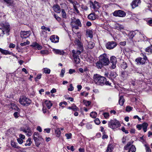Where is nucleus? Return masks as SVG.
Returning <instances> with one entry per match:
<instances>
[{
  "mask_svg": "<svg viewBox=\"0 0 152 152\" xmlns=\"http://www.w3.org/2000/svg\"><path fill=\"white\" fill-rule=\"evenodd\" d=\"M93 79L95 83L98 85L103 86L105 84L107 86H111V83L108 81H107L106 78L102 76L99 75H94Z\"/></svg>",
  "mask_w": 152,
  "mask_h": 152,
  "instance_id": "1",
  "label": "nucleus"
},
{
  "mask_svg": "<svg viewBox=\"0 0 152 152\" xmlns=\"http://www.w3.org/2000/svg\"><path fill=\"white\" fill-rule=\"evenodd\" d=\"M33 136V139L36 146L39 147L41 144V142L44 140L42 136L38 132H34Z\"/></svg>",
  "mask_w": 152,
  "mask_h": 152,
  "instance_id": "2",
  "label": "nucleus"
},
{
  "mask_svg": "<svg viewBox=\"0 0 152 152\" xmlns=\"http://www.w3.org/2000/svg\"><path fill=\"white\" fill-rule=\"evenodd\" d=\"M19 101L21 104L25 106H28L31 102V101L29 99L25 96H20Z\"/></svg>",
  "mask_w": 152,
  "mask_h": 152,
  "instance_id": "3",
  "label": "nucleus"
},
{
  "mask_svg": "<svg viewBox=\"0 0 152 152\" xmlns=\"http://www.w3.org/2000/svg\"><path fill=\"white\" fill-rule=\"evenodd\" d=\"M70 24L72 26V28L75 29H78L79 27H81L82 26L80 21L78 19L75 18L72 20Z\"/></svg>",
  "mask_w": 152,
  "mask_h": 152,
  "instance_id": "4",
  "label": "nucleus"
},
{
  "mask_svg": "<svg viewBox=\"0 0 152 152\" xmlns=\"http://www.w3.org/2000/svg\"><path fill=\"white\" fill-rule=\"evenodd\" d=\"M99 60L104 64V65H107L110 63L108 58L105 53L101 55L99 57Z\"/></svg>",
  "mask_w": 152,
  "mask_h": 152,
  "instance_id": "5",
  "label": "nucleus"
},
{
  "mask_svg": "<svg viewBox=\"0 0 152 152\" xmlns=\"http://www.w3.org/2000/svg\"><path fill=\"white\" fill-rule=\"evenodd\" d=\"M72 56L73 57L74 61L76 64H78L80 62V59L79 58V55L81 53V51L79 50H77L76 51L75 50L72 51Z\"/></svg>",
  "mask_w": 152,
  "mask_h": 152,
  "instance_id": "6",
  "label": "nucleus"
},
{
  "mask_svg": "<svg viewBox=\"0 0 152 152\" xmlns=\"http://www.w3.org/2000/svg\"><path fill=\"white\" fill-rule=\"evenodd\" d=\"M108 126L112 129L118 128L120 125L119 122L116 119L110 120L108 122Z\"/></svg>",
  "mask_w": 152,
  "mask_h": 152,
  "instance_id": "7",
  "label": "nucleus"
},
{
  "mask_svg": "<svg viewBox=\"0 0 152 152\" xmlns=\"http://www.w3.org/2000/svg\"><path fill=\"white\" fill-rule=\"evenodd\" d=\"M81 39L80 38H76L75 40V43L77 46V48L79 49L82 52L83 51V44L81 42Z\"/></svg>",
  "mask_w": 152,
  "mask_h": 152,
  "instance_id": "8",
  "label": "nucleus"
},
{
  "mask_svg": "<svg viewBox=\"0 0 152 152\" xmlns=\"http://www.w3.org/2000/svg\"><path fill=\"white\" fill-rule=\"evenodd\" d=\"M7 36H8L10 34V26L8 23H6L4 24L3 26L1 28Z\"/></svg>",
  "mask_w": 152,
  "mask_h": 152,
  "instance_id": "9",
  "label": "nucleus"
},
{
  "mask_svg": "<svg viewBox=\"0 0 152 152\" xmlns=\"http://www.w3.org/2000/svg\"><path fill=\"white\" fill-rule=\"evenodd\" d=\"M126 13L123 11L118 10L115 11L113 13V15L115 16L123 17L126 16Z\"/></svg>",
  "mask_w": 152,
  "mask_h": 152,
  "instance_id": "10",
  "label": "nucleus"
},
{
  "mask_svg": "<svg viewBox=\"0 0 152 152\" xmlns=\"http://www.w3.org/2000/svg\"><path fill=\"white\" fill-rule=\"evenodd\" d=\"M117 45V44L114 41H110L108 42L106 44L105 46L106 48L109 50L113 49Z\"/></svg>",
  "mask_w": 152,
  "mask_h": 152,
  "instance_id": "11",
  "label": "nucleus"
},
{
  "mask_svg": "<svg viewBox=\"0 0 152 152\" xmlns=\"http://www.w3.org/2000/svg\"><path fill=\"white\" fill-rule=\"evenodd\" d=\"M20 36L23 39H25L29 37L31 34V31H21L20 32Z\"/></svg>",
  "mask_w": 152,
  "mask_h": 152,
  "instance_id": "12",
  "label": "nucleus"
},
{
  "mask_svg": "<svg viewBox=\"0 0 152 152\" xmlns=\"http://www.w3.org/2000/svg\"><path fill=\"white\" fill-rule=\"evenodd\" d=\"M147 58L146 56H144L143 58L138 57L136 58L135 61L138 63L140 64H144L147 60Z\"/></svg>",
  "mask_w": 152,
  "mask_h": 152,
  "instance_id": "13",
  "label": "nucleus"
},
{
  "mask_svg": "<svg viewBox=\"0 0 152 152\" xmlns=\"http://www.w3.org/2000/svg\"><path fill=\"white\" fill-rule=\"evenodd\" d=\"M144 39V36L139 32L136 35V40H134L135 42H139L143 40Z\"/></svg>",
  "mask_w": 152,
  "mask_h": 152,
  "instance_id": "14",
  "label": "nucleus"
},
{
  "mask_svg": "<svg viewBox=\"0 0 152 152\" xmlns=\"http://www.w3.org/2000/svg\"><path fill=\"white\" fill-rule=\"evenodd\" d=\"M110 62L112 64V68L114 69L116 67V64L117 62L116 58L114 56H112L110 59Z\"/></svg>",
  "mask_w": 152,
  "mask_h": 152,
  "instance_id": "15",
  "label": "nucleus"
},
{
  "mask_svg": "<svg viewBox=\"0 0 152 152\" xmlns=\"http://www.w3.org/2000/svg\"><path fill=\"white\" fill-rule=\"evenodd\" d=\"M59 37L56 35H53L51 36L50 37V39L52 42L56 43L58 42Z\"/></svg>",
  "mask_w": 152,
  "mask_h": 152,
  "instance_id": "16",
  "label": "nucleus"
},
{
  "mask_svg": "<svg viewBox=\"0 0 152 152\" xmlns=\"http://www.w3.org/2000/svg\"><path fill=\"white\" fill-rule=\"evenodd\" d=\"M140 0H134L132 1L131 5L133 9L135 8L138 6V4H140Z\"/></svg>",
  "mask_w": 152,
  "mask_h": 152,
  "instance_id": "17",
  "label": "nucleus"
},
{
  "mask_svg": "<svg viewBox=\"0 0 152 152\" xmlns=\"http://www.w3.org/2000/svg\"><path fill=\"white\" fill-rule=\"evenodd\" d=\"M86 46L88 48L92 49L94 47L95 43L94 42L91 41L88 42L87 40L86 41Z\"/></svg>",
  "mask_w": 152,
  "mask_h": 152,
  "instance_id": "18",
  "label": "nucleus"
},
{
  "mask_svg": "<svg viewBox=\"0 0 152 152\" xmlns=\"http://www.w3.org/2000/svg\"><path fill=\"white\" fill-rule=\"evenodd\" d=\"M88 18L90 20H94L97 18V16L95 13H93L90 14L88 16Z\"/></svg>",
  "mask_w": 152,
  "mask_h": 152,
  "instance_id": "19",
  "label": "nucleus"
},
{
  "mask_svg": "<svg viewBox=\"0 0 152 152\" xmlns=\"http://www.w3.org/2000/svg\"><path fill=\"white\" fill-rule=\"evenodd\" d=\"M54 11L56 12L60 13L61 11V8L58 4L54 5L53 6Z\"/></svg>",
  "mask_w": 152,
  "mask_h": 152,
  "instance_id": "20",
  "label": "nucleus"
},
{
  "mask_svg": "<svg viewBox=\"0 0 152 152\" xmlns=\"http://www.w3.org/2000/svg\"><path fill=\"white\" fill-rule=\"evenodd\" d=\"M53 50L54 53L56 54L63 55L65 53L62 50L54 49Z\"/></svg>",
  "mask_w": 152,
  "mask_h": 152,
  "instance_id": "21",
  "label": "nucleus"
},
{
  "mask_svg": "<svg viewBox=\"0 0 152 152\" xmlns=\"http://www.w3.org/2000/svg\"><path fill=\"white\" fill-rule=\"evenodd\" d=\"M96 66V67L98 69H102L103 66L104 65V64L100 61L99 60V61H97L95 63Z\"/></svg>",
  "mask_w": 152,
  "mask_h": 152,
  "instance_id": "22",
  "label": "nucleus"
},
{
  "mask_svg": "<svg viewBox=\"0 0 152 152\" xmlns=\"http://www.w3.org/2000/svg\"><path fill=\"white\" fill-rule=\"evenodd\" d=\"M31 46L35 48H37L38 50H41L42 48V47L36 42L33 43Z\"/></svg>",
  "mask_w": 152,
  "mask_h": 152,
  "instance_id": "23",
  "label": "nucleus"
},
{
  "mask_svg": "<svg viewBox=\"0 0 152 152\" xmlns=\"http://www.w3.org/2000/svg\"><path fill=\"white\" fill-rule=\"evenodd\" d=\"M91 7L94 9H98L99 8V4L98 2L96 1H95L94 3H92Z\"/></svg>",
  "mask_w": 152,
  "mask_h": 152,
  "instance_id": "24",
  "label": "nucleus"
},
{
  "mask_svg": "<svg viewBox=\"0 0 152 152\" xmlns=\"http://www.w3.org/2000/svg\"><path fill=\"white\" fill-rule=\"evenodd\" d=\"M135 35L136 34L134 32H130L128 34V37L131 40H132L133 42H134V39L133 40V38L134 37Z\"/></svg>",
  "mask_w": 152,
  "mask_h": 152,
  "instance_id": "25",
  "label": "nucleus"
},
{
  "mask_svg": "<svg viewBox=\"0 0 152 152\" xmlns=\"http://www.w3.org/2000/svg\"><path fill=\"white\" fill-rule=\"evenodd\" d=\"M80 6V5L77 2H76L75 4H73V7L75 10L76 12L78 14L79 13V11L77 9V7H79Z\"/></svg>",
  "mask_w": 152,
  "mask_h": 152,
  "instance_id": "26",
  "label": "nucleus"
},
{
  "mask_svg": "<svg viewBox=\"0 0 152 152\" xmlns=\"http://www.w3.org/2000/svg\"><path fill=\"white\" fill-rule=\"evenodd\" d=\"M125 102V100L124 99L123 96H121L119 98V103L120 105L122 106L123 105Z\"/></svg>",
  "mask_w": 152,
  "mask_h": 152,
  "instance_id": "27",
  "label": "nucleus"
},
{
  "mask_svg": "<svg viewBox=\"0 0 152 152\" xmlns=\"http://www.w3.org/2000/svg\"><path fill=\"white\" fill-rule=\"evenodd\" d=\"M142 128H143L144 132H145L147 131V129L148 126V124L146 123H144L141 124Z\"/></svg>",
  "mask_w": 152,
  "mask_h": 152,
  "instance_id": "28",
  "label": "nucleus"
},
{
  "mask_svg": "<svg viewBox=\"0 0 152 152\" xmlns=\"http://www.w3.org/2000/svg\"><path fill=\"white\" fill-rule=\"evenodd\" d=\"M0 52L2 54L4 55L10 54V53L7 50H4L0 48Z\"/></svg>",
  "mask_w": 152,
  "mask_h": 152,
  "instance_id": "29",
  "label": "nucleus"
},
{
  "mask_svg": "<svg viewBox=\"0 0 152 152\" xmlns=\"http://www.w3.org/2000/svg\"><path fill=\"white\" fill-rule=\"evenodd\" d=\"M45 103L48 109H50L51 107L52 106V104L50 101L46 100L45 102Z\"/></svg>",
  "mask_w": 152,
  "mask_h": 152,
  "instance_id": "30",
  "label": "nucleus"
},
{
  "mask_svg": "<svg viewBox=\"0 0 152 152\" xmlns=\"http://www.w3.org/2000/svg\"><path fill=\"white\" fill-rule=\"evenodd\" d=\"M86 34L88 37L91 38L93 37V32L91 30H88L86 31Z\"/></svg>",
  "mask_w": 152,
  "mask_h": 152,
  "instance_id": "31",
  "label": "nucleus"
},
{
  "mask_svg": "<svg viewBox=\"0 0 152 152\" xmlns=\"http://www.w3.org/2000/svg\"><path fill=\"white\" fill-rule=\"evenodd\" d=\"M146 52H148L150 54L152 53V45H151L147 47L145 49Z\"/></svg>",
  "mask_w": 152,
  "mask_h": 152,
  "instance_id": "32",
  "label": "nucleus"
},
{
  "mask_svg": "<svg viewBox=\"0 0 152 152\" xmlns=\"http://www.w3.org/2000/svg\"><path fill=\"white\" fill-rule=\"evenodd\" d=\"M136 148L134 145H132L129 149L128 152H135Z\"/></svg>",
  "mask_w": 152,
  "mask_h": 152,
  "instance_id": "33",
  "label": "nucleus"
},
{
  "mask_svg": "<svg viewBox=\"0 0 152 152\" xmlns=\"http://www.w3.org/2000/svg\"><path fill=\"white\" fill-rule=\"evenodd\" d=\"M11 145L13 148L18 149H19L20 148V147L17 146V144L13 141H11Z\"/></svg>",
  "mask_w": 152,
  "mask_h": 152,
  "instance_id": "34",
  "label": "nucleus"
},
{
  "mask_svg": "<svg viewBox=\"0 0 152 152\" xmlns=\"http://www.w3.org/2000/svg\"><path fill=\"white\" fill-rule=\"evenodd\" d=\"M113 149V145L111 144L109 145L107 147L106 151L107 152H111Z\"/></svg>",
  "mask_w": 152,
  "mask_h": 152,
  "instance_id": "35",
  "label": "nucleus"
},
{
  "mask_svg": "<svg viewBox=\"0 0 152 152\" xmlns=\"http://www.w3.org/2000/svg\"><path fill=\"white\" fill-rule=\"evenodd\" d=\"M61 15L63 18H67L66 14L64 9L61 10Z\"/></svg>",
  "mask_w": 152,
  "mask_h": 152,
  "instance_id": "36",
  "label": "nucleus"
},
{
  "mask_svg": "<svg viewBox=\"0 0 152 152\" xmlns=\"http://www.w3.org/2000/svg\"><path fill=\"white\" fill-rule=\"evenodd\" d=\"M26 143L25 144L26 146H30L31 144L32 143V142L31 140V138H28V140L26 141Z\"/></svg>",
  "mask_w": 152,
  "mask_h": 152,
  "instance_id": "37",
  "label": "nucleus"
},
{
  "mask_svg": "<svg viewBox=\"0 0 152 152\" xmlns=\"http://www.w3.org/2000/svg\"><path fill=\"white\" fill-rule=\"evenodd\" d=\"M43 72L45 73L49 74L50 72V70L48 68H45L43 69Z\"/></svg>",
  "mask_w": 152,
  "mask_h": 152,
  "instance_id": "38",
  "label": "nucleus"
},
{
  "mask_svg": "<svg viewBox=\"0 0 152 152\" xmlns=\"http://www.w3.org/2000/svg\"><path fill=\"white\" fill-rule=\"evenodd\" d=\"M121 67L124 69L126 68L127 67V64L125 62H123L121 65Z\"/></svg>",
  "mask_w": 152,
  "mask_h": 152,
  "instance_id": "39",
  "label": "nucleus"
},
{
  "mask_svg": "<svg viewBox=\"0 0 152 152\" xmlns=\"http://www.w3.org/2000/svg\"><path fill=\"white\" fill-rule=\"evenodd\" d=\"M97 113L96 112H92L90 114V116L93 118H94L96 116Z\"/></svg>",
  "mask_w": 152,
  "mask_h": 152,
  "instance_id": "40",
  "label": "nucleus"
},
{
  "mask_svg": "<svg viewBox=\"0 0 152 152\" xmlns=\"http://www.w3.org/2000/svg\"><path fill=\"white\" fill-rule=\"evenodd\" d=\"M26 129V132L30 133V134H28V135L29 136H31V135L32 132L30 127H27Z\"/></svg>",
  "mask_w": 152,
  "mask_h": 152,
  "instance_id": "41",
  "label": "nucleus"
},
{
  "mask_svg": "<svg viewBox=\"0 0 152 152\" xmlns=\"http://www.w3.org/2000/svg\"><path fill=\"white\" fill-rule=\"evenodd\" d=\"M110 77L114 78L116 76V74L114 72H111L110 74Z\"/></svg>",
  "mask_w": 152,
  "mask_h": 152,
  "instance_id": "42",
  "label": "nucleus"
},
{
  "mask_svg": "<svg viewBox=\"0 0 152 152\" xmlns=\"http://www.w3.org/2000/svg\"><path fill=\"white\" fill-rule=\"evenodd\" d=\"M7 4H9V5H11L13 3V2L11 0H3Z\"/></svg>",
  "mask_w": 152,
  "mask_h": 152,
  "instance_id": "43",
  "label": "nucleus"
},
{
  "mask_svg": "<svg viewBox=\"0 0 152 152\" xmlns=\"http://www.w3.org/2000/svg\"><path fill=\"white\" fill-rule=\"evenodd\" d=\"M29 44L30 42L28 41L27 40L26 42L21 43L20 45L22 46H24L26 45H29Z\"/></svg>",
  "mask_w": 152,
  "mask_h": 152,
  "instance_id": "44",
  "label": "nucleus"
},
{
  "mask_svg": "<svg viewBox=\"0 0 152 152\" xmlns=\"http://www.w3.org/2000/svg\"><path fill=\"white\" fill-rule=\"evenodd\" d=\"M41 29L45 30V31H48L49 32L50 31V29L49 28L46 27L44 26H42L41 27Z\"/></svg>",
  "mask_w": 152,
  "mask_h": 152,
  "instance_id": "45",
  "label": "nucleus"
},
{
  "mask_svg": "<svg viewBox=\"0 0 152 152\" xmlns=\"http://www.w3.org/2000/svg\"><path fill=\"white\" fill-rule=\"evenodd\" d=\"M55 133L57 134L58 136L60 135L61 132L59 128H58L55 131Z\"/></svg>",
  "mask_w": 152,
  "mask_h": 152,
  "instance_id": "46",
  "label": "nucleus"
},
{
  "mask_svg": "<svg viewBox=\"0 0 152 152\" xmlns=\"http://www.w3.org/2000/svg\"><path fill=\"white\" fill-rule=\"evenodd\" d=\"M65 72V69L64 68L62 69L61 71V73L60 74V76L61 77H63Z\"/></svg>",
  "mask_w": 152,
  "mask_h": 152,
  "instance_id": "47",
  "label": "nucleus"
},
{
  "mask_svg": "<svg viewBox=\"0 0 152 152\" xmlns=\"http://www.w3.org/2000/svg\"><path fill=\"white\" fill-rule=\"evenodd\" d=\"M144 145L145 147L146 152H151V150L148 145L145 144Z\"/></svg>",
  "mask_w": 152,
  "mask_h": 152,
  "instance_id": "48",
  "label": "nucleus"
},
{
  "mask_svg": "<svg viewBox=\"0 0 152 152\" xmlns=\"http://www.w3.org/2000/svg\"><path fill=\"white\" fill-rule=\"evenodd\" d=\"M105 118H108L109 116V114L108 113H104L103 114Z\"/></svg>",
  "mask_w": 152,
  "mask_h": 152,
  "instance_id": "49",
  "label": "nucleus"
},
{
  "mask_svg": "<svg viewBox=\"0 0 152 152\" xmlns=\"http://www.w3.org/2000/svg\"><path fill=\"white\" fill-rule=\"evenodd\" d=\"M65 135L67 139H68L71 138L72 134L71 133L66 134Z\"/></svg>",
  "mask_w": 152,
  "mask_h": 152,
  "instance_id": "50",
  "label": "nucleus"
},
{
  "mask_svg": "<svg viewBox=\"0 0 152 152\" xmlns=\"http://www.w3.org/2000/svg\"><path fill=\"white\" fill-rule=\"evenodd\" d=\"M132 107H131L129 106H128L126 107V111L127 112H130V111L132 110Z\"/></svg>",
  "mask_w": 152,
  "mask_h": 152,
  "instance_id": "51",
  "label": "nucleus"
},
{
  "mask_svg": "<svg viewBox=\"0 0 152 152\" xmlns=\"http://www.w3.org/2000/svg\"><path fill=\"white\" fill-rule=\"evenodd\" d=\"M47 32L45 31H42L41 33V36H45L46 35Z\"/></svg>",
  "mask_w": 152,
  "mask_h": 152,
  "instance_id": "52",
  "label": "nucleus"
},
{
  "mask_svg": "<svg viewBox=\"0 0 152 152\" xmlns=\"http://www.w3.org/2000/svg\"><path fill=\"white\" fill-rule=\"evenodd\" d=\"M147 24L152 26V19H149L147 21Z\"/></svg>",
  "mask_w": 152,
  "mask_h": 152,
  "instance_id": "53",
  "label": "nucleus"
},
{
  "mask_svg": "<svg viewBox=\"0 0 152 152\" xmlns=\"http://www.w3.org/2000/svg\"><path fill=\"white\" fill-rule=\"evenodd\" d=\"M94 122L97 125H99L100 123V121L98 118H96L94 120Z\"/></svg>",
  "mask_w": 152,
  "mask_h": 152,
  "instance_id": "54",
  "label": "nucleus"
},
{
  "mask_svg": "<svg viewBox=\"0 0 152 152\" xmlns=\"http://www.w3.org/2000/svg\"><path fill=\"white\" fill-rule=\"evenodd\" d=\"M41 74L38 75L37 77L35 78V80L36 81H38V79H39L41 78Z\"/></svg>",
  "mask_w": 152,
  "mask_h": 152,
  "instance_id": "55",
  "label": "nucleus"
},
{
  "mask_svg": "<svg viewBox=\"0 0 152 152\" xmlns=\"http://www.w3.org/2000/svg\"><path fill=\"white\" fill-rule=\"evenodd\" d=\"M72 110L74 111H76L79 110V108L76 106H72Z\"/></svg>",
  "mask_w": 152,
  "mask_h": 152,
  "instance_id": "56",
  "label": "nucleus"
},
{
  "mask_svg": "<svg viewBox=\"0 0 152 152\" xmlns=\"http://www.w3.org/2000/svg\"><path fill=\"white\" fill-rule=\"evenodd\" d=\"M74 89V88L73 87L72 84H70L69 85V88H68V90L70 91H72Z\"/></svg>",
  "mask_w": 152,
  "mask_h": 152,
  "instance_id": "57",
  "label": "nucleus"
},
{
  "mask_svg": "<svg viewBox=\"0 0 152 152\" xmlns=\"http://www.w3.org/2000/svg\"><path fill=\"white\" fill-rule=\"evenodd\" d=\"M19 114V113L18 112H16L14 113L13 115L15 118H17L18 117V115Z\"/></svg>",
  "mask_w": 152,
  "mask_h": 152,
  "instance_id": "58",
  "label": "nucleus"
},
{
  "mask_svg": "<svg viewBox=\"0 0 152 152\" xmlns=\"http://www.w3.org/2000/svg\"><path fill=\"white\" fill-rule=\"evenodd\" d=\"M17 141L20 144H22L23 142V139H20L19 138H18L17 139Z\"/></svg>",
  "mask_w": 152,
  "mask_h": 152,
  "instance_id": "59",
  "label": "nucleus"
},
{
  "mask_svg": "<svg viewBox=\"0 0 152 152\" xmlns=\"http://www.w3.org/2000/svg\"><path fill=\"white\" fill-rule=\"evenodd\" d=\"M81 8H82V9L85 10H87L88 9V8L87 6H84L83 5L81 6Z\"/></svg>",
  "mask_w": 152,
  "mask_h": 152,
  "instance_id": "60",
  "label": "nucleus"
},
{
  "mask_svg": "<svg viewBox=\"0 0 152 152\" xmlns=\"http://www.w3.org/2000/svg\"><path fill=\"white\" fill-rule=\"evenodd\" d=\"M5 34L3 30H2L1 28H0V37L1 36H3Z\"/></svg>",
  "mask_w": 152,
  "mask_h": 152,
  "instance_id": "61",
  "label": "nucleus"
},
{
  "mask_svg": "<svg viewBox=\"0 0 152 152\" xmlns=\"http://www.w3.org/2000/svg\"><path fill=\"white\" fill-rule=\"evenodd\" d=\"M54 16L55 17V18H56V19L58 21H60L61 20V18L60 17H59L57 16V15L56 14H54Z\"/></svg>",
  "mask_w": 152,
  "mask_h": 152,
  "instance_id": "62",
  "label": "nucleus"
},
{
  "mask_svg": "<svg viewBox=\"0 0 152 152\" xmlns=\"http://www.w3.org/2000/svg\"><path fill=\"white\" fill-rule=\"evenodd\" d=\"M136 127L139 130H140L142 128L141 124H137L136 126Z\"/></svg>",
  "mask_w": 152,
  "mask_h": 152,
  "instance_id": "63",
  "label": "nucleus"
},
{
  "mask_svg": "<svg viewBox=\"0 0 152 152\" xmlns=\"http://www.w3.org/2000/svg\"><path fill=\"white\" fill-rule=\"evenodd\" d=\"M40 53L42 54H47L48 53V51L46 50H41L40 52Z\"/></svg>",
  "mask_w": 152,
  "mask_h": 152,
  "instance_id": "64",
  "label": "nucleus"
}]
</instances>
